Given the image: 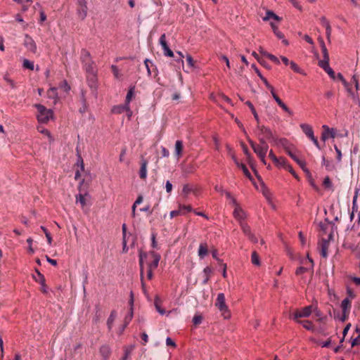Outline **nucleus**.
Listing matches in <instances>:
<instances>
[{
    "label": "nucleus",
    "mask_w": 360,
    "mask_h": 360,
    "mask_svg": "<svg viewBox=\"0 0 360 360\" xmlns=\"http://www.w3.org/2000/svg\"><path fill=\"white\" fill-rule=\"evenodd\" d=\"M166 345L173 347H176V343L169 337H167L166 339Z\"/></svg>",
    "instance_id": "nucleus-63"
},
{
    "label": "nucleus",
    "mask_w": 360,
    "mask_h": 360,
    "mask_svg": "<svg viewBox=\"0 0 360 360\" xmlns=\"http://www.w3.org/2000/svg\"><path fill=\"white\" fill-rule=\"evenodd\" d=\"M181 215L186 214L187 212H190L193 210L191 205H179L178 208Z\"/></svg>",
    "instance_id": "nucleus-32"
},
{
    "label": "nucleus",
    "mask_w": 360,
    "mask_h": 360,
    "mask_svg": "<svg viewBox=\"0 0 360 360\" xmlns=\"http://www.w3.org/2000/svg\"><path fill=\"white\" fill-rule=\"evenodd\" d=\"M307 271V268L303 267V266H300L296 269L295 274H296V275H301V274L305 273Z\"/></svg>",
    "instance_id": "nucleus-61"
},
{
    "label": "nucleus",
    "mask_w": 360,
    "mask_h": 360,
    "mask_svg": "<svg viewBox=\"0 0 360 360\" xmlns=\"http://www.w3.org/2000/svg\"><path fill=\"white\" fill-rule=\"evenodd\" d=\"M233 217L239 222V224L240 223L245 222V219L247 217V214L245 212V211L240 207L239 205L235 206L233 212Z\"/></svg>",
    "instance_id": "nucleus-10"
},
{
    "label": "nucleus",
    "mask_w": 360,
    "mask_h": 360,
    "mask_svg": "<svg viewBox=\"0 0 360 360\" xmlns=\"http://www.w3.org/2000/svg\"><path fill=\"white\" fill-rule=\"evenodd\" d=\"M80 59L82 63H88L93 60L89 51L86 49L82 50Z\"/></svg>",
    "instance_id": "nucleus-20"
},
{
    "label": "nucleus",
    "mask_w": 360,
    "mask_h": 360,
    "mask_svg": "<svg viewBox=\"0 0 360 360\" xmlns=\"http://www.w3.org/2000/svg\"><path fill=\"white\" fill-rule=\"evenodd\" d=\"M300 127L307 136H308L309 139L314 138V131L310 125L307 124H301Z\"/></svg>",
    "instance_id": "nucleus-18"
},
{
    "label": "nucleus",
    "mask_w": 360,
    "mask_h": 360,
    "mask_svg": "<svg viewBox=\"0 0 360 360\" xmlns=\"http://www.w3.org/2000/svg\"><path fill=\"white\" fill-rule=\"evenodd\" d=\"M255 133L258 136H264L266 139H273L274 138L273 133L269 128L266 127L264 125H259V124L255 129Z\"/></svg>",
    "instance_id": "nucleus-7"
},
{
    "label": "nucleus",
    "mask_w": 360,
    "mask_h": 360,
    "mask_svg": "<svg viewBox=\"0 0 360 360\" xmlns=\"http://www.w3.org/2000/svg\"><path fill=\"white\" fill-rule=\"evenodd\" d=\"M20 3L22 4V11H26L28 9V8L30 7V6L32 4V0H25V1L21 0V1Z\"/></svg>",
    "instance_id": "nucleus-42"
},
{
    "label": "nucleus",
    "mask_w": 360,
    "mask_h": 360,
    "mask_svg": "<svg viewBox=\"0 0 360 360\" xmlns=\"http://www.w3.org/2000/svg\"><path fill=\"white\" fill-rule=\"evenodd\" d=\"M192 191L191 187L189 185H184L182 188V193L186 197Z\"/></svg>",
    "instance_id": "nucleus-48"
},
{
    "label": "nucleus",
    "mask_w": 360,
    "mask_h": 360,
    "mask_svg": "<svg viewBox=\"0 0 360 360\" xmlns=\"http://www.w3.org/2000/svg\"><path fill=\"white\" fill-rule=\"evenodd\" d=\"M225 195L227 199H229L231 202V203L235 207L236 205H238V202L236 201V200L235 199V198H233L232 196V195L231 194V193H229V191H225Z\"/></svg>",
    "instance_id": "nucleus-41"
},
{
    "label": "nucleus",
    "mask_w": 360,
    "mask_h": 360,
    "mask_svg": "<svg viewBox=\"0 0 360 360\" xmlns=\"http://www.w3.org/2000/svg\"><path fill=\"white\" fill-rule=\"evenodd\" d=\"M160 300L159 297L156 296L155 297V302H154L155 309L160 314L164 315L165 314V310L160 307Z\"/></svg>",
    "instance_id": "nucleus-35"
},
{
    "label": "nucleus",
    "mask_w": 360,
    "mask_h": 360,
    "mask_svg": "<svg viewBox=\"0 0 360 360\" xmlns=\"http://www.w3.org/2000/svg\"><path fill=\"white\" fill-rule=\"evenodd\" d=\"M22 67L30 70H33L34 69V63L28 59L23 60Z\"/></svg>",
    "instance_id": "nucleus-38"
},
{
    "label": "nucleus",
    "mask_w": 360,
    "mask_h": 360,
    "mask_svg": "<svg viewBox=\"0 0 360 360\" xmlns=\"http://www.w3.org/2000/svg\"><path fill=\"white\" fill-rule=\"evenodd\" d=\"M267 58H269L271 61H273L276 64L280 63V60H278V58L273 54L269 53V55H267Z\"/></svg>",
    "instance_id": "nucleus-59"
},
{
    "label": "nucleus",
    "mask_w": 360,
    "mask_h": 360,
    "mask_svg": "<svg viewBox=\"0 0 360 360\" xmlns=\"http://www.w3.org/2000/svg\"><path fill=\"white\" fill-rule=\"evenodd\" d=\"M132 317H133V309H132V307H131L130 312H129V315H127L124 318V323H126V326H127L129 323V322L132 319Z\"/></svg>",
    "instance_id": "nucleus-49"
},
{
    "label": "nucleus",
    "mask_w": 360,
    "mask_h": 360,
    "mask_svg": "<svg viewBox=\"0 0 360 360\" xmlns=\"http://www.w3.org/2000/svg\"><path fill=\"white\" fill-rule=\"evenodd\" d=\"M271 19H274L275 20L280 21L281 20V18H280L278 15L275 14L273 11H268L266 13V16L263 18V20L264 21H266V20H269Z\"/></svg>",
    "instance_id": "nucleus-25"
},
{
    "label": "nucleus",
    "mask_w": 360,
    "mask_h": 360,
    "mask_svg": "<svg viewBox=\"0 0 360 360\" xmlns=\"http://www.w3.org/2000/svg\"><path fill=\"white\" fill-rule=\"evenodd\" d=\"M60 88L64 91V92H68L70 89V86L67 83L66 81H63L61 84L60 85Z\"/></svg>",
    "instance_id": "nucleus-47"
},
{
    "label": "nucleus",
    "mask_w": 360,
    "mask_h": 360,
    "mask_svg": "<svg viewBox=\"0 0 360 360\" xmlns=\"http://www.w3.org/2000/svg\"><path fill=\"white\" fill-rule=\"evenodd\" d=\"M183 150V143L181 141H176L175 143V154L179 158L181 155Z\"/></svg>",
    "instance_id": "nucleus-29"
},
{
    "label": "nucleus",
    "mask_w": 360,
    "mask_h": 360,
    "mask_svg": "<svg viewBox=\"0 0 360 360\" xmlns=\"http://www.w3.org/2000/svg\"><path fill=\"white\" fill-rule=\"evenodd\" d=\"M352 81L354 84L355 89L356 91L359 89V79L356 75H354L352 77Z\"/></svg>",
    "instance_id": "nucleus-53"
},
{
    "label": "nucleus",
    "mask_w": 360,
    "mask_h": 360,
    "mask_svg": "<svg viewBox=\"0 0 360 360\" xmlns=\"http://www.w3.org/2000/svg\"><path fill=\"white\" fill-rule=\"evenodd\" d=\"M215 306L220 311L224 319H227L231 317V313L226 304L225 295L224 293L221 292L217 295Z\"/></svg>",
    "instance_id": "nucleus-3"
},
{
    "label": "nucleus",
    "mask_w": 360,
    "mask_h": 360,
    "mask_svg": "<svg viewBox=\"0 0 360 360\" xmlns=\"http://www.w3.org/2000/svg\"><path fill=\"white\" fill-rule=\"evenodd\" d=\"M285 112H286L288 115H292V111L284 103L279 105Z\"/></svg>",
    "instance_id": "nucleus-56"
},
{
    "label": "nucleus",
    "mask_w": 360,
    "mask_h": 360,
    "mask_svg": "<svg viewBox=\"0 0 360 360\" xmlns=\"http://www.w3.org/2000/svg\"><path fill=\"white\" fill-rule=\"evenodd\" d=\"M313 309L314 307L312 305H309L295 311L292 314L290 315V318L292 319L295 321H300V319L301 318L309 317L312 313Z\"/></svg>",
    "instance_id": "nucleus-5"
},
{
    "label": "nucleus",
    "mask_w": 360,
    "mask_h": 360,
    "mask_svg": "<svg viewBox=\"0 0 360 360\" xmlns=\"http://www.w3.org/2000/svg\"><path fill=\"white\" fill-rule=\"evenodd\" d=\"M23 45L27 49V50L32 53H37V48L34 40L27 34L25 35Z\"/></svg>",
    "instance_id": "nucleus-8"
},
{
    "label": "nucleus",
    "mask_w": 360,
    "mask_h": 360,
    "mask_svg": "<svg viewBox=\"0 0 360 360\" xmlns=\"http://www.w3.org/2000/svg\"><path fill=\"white\" fill-rule=\"evenodd\" d=\"M285 169L288 170L297 179H299L297 174H296V172L294 171V169L290 165L288 164V165L285 167Z\"/></svg>",
    "instance_id": "nucleus-51"
},
{
    "label": "nucleus",
    "mask_w": 360,
    "mask_h": 360,
    "mask_svg": "<svg viewBox=\"0 0 360 360\" xmlns=\"http://www.w3.org/2000/svg\"><path fill=\"white\" fill-rule=\"evenodd\" d=\"M350 327H351V323L347 324L346 326L345 327L343 332H342L343 338L340 340V343H342L344 341L345 337L346 336L347 333H348Z\"/></svg>",
    "instance_id": "nucleus-55"
},
{
    "label": "nucleus",
    "mask_w": 360,
    "mask_h": 360,
    "mask_svg": "<svg viewBox=\"0 0 360 360\" xmlns=\"http://www.w3.org/2000/svg\"><path fill=\"white\" fill-rule=\"evenodd\" d=\"M160 44L162 46L164 50V54L169 57H172L174 56L173 51L169 48L167 43L166 41V35L165 34H162L160 38Z\"/></svg>",
    "instance_id": "nucleus-14"
},
{
    "label": "nucleus",
    "mask_w": 360,
    "mask_h": 360,
    "mask_svg": "<svg viewBox=\"0 0 360 360\" xmlns=\"http://www.w3.org/2000/svg\"><path fill=\"white\" fill-rule=\"evenodd\" d=\"M212 272V269L210 266H206L203 269V274L205 275V279L202 281L203 284H206L208 282V281L210 280V275H211Z\"/></svg>",
    "instance_id": "nucleus-30"
},
{
    "label": "nucleus",
    "mask_w": 360,
    "mask_h": 360,
    "mask_svg": "<svg viewBox=\"0 0 360 360\" xmlns=\"http://www.w3.org/2000/svg\"><path fill=\"white\" fill-rule=\"evenodd\" d=\"M202 317L200 315H195L193 318V322L195 325H199L201 323Z\"/></svg>",
    "instance_id": "nucleus-50"
},
{
    "label": "nucleus",
    "mask_w": 360,
    "mask_h": 360,
    "mask_svg": "<svg viewBox=\"0 0 360 360\" xmlns=\"http://www.w3.org/2000/svg\"><path fill=\"white\" fill-rule=\"evenodd\" d=\"M100 353L104 359L107 360L111 354V349L108 345H102L100 347Z\"/></svg>",
    "instance_id": "nucleus-19"
},
{
    "label": "nucleus",
    "mask_w": 360,
    "mask_h": 360,
    "mask_svg": "<svg viewBox=\"0 0 360 360\" xmlns=\"http://www.w3.org/2000/svg\"><path fill=\"white\" fill-rule=\"evenodd\" d=\"M86 196H89L87 193L84 195L79 193L76 195V202L79 203L82 208H84L86 205Z\"/></svg>",
    "instance_id": "nucleus-23"
},
{
    "label": "nucleus",
    "mask_w": 360,
    "mask_h": 360,
    "mask_svg": "<svg viewBox=\"0 0 360 360\" xmlns=\"http://www.w3.org/2000/svg\"><path fill=\"white\" fill-rule=\"evenodd\" d=\"M131 349L125 348L124 349V354L123 357L122 358V360H127L131 354Z\"/></svg>",
    "instance_id": "nucleus-58"
},
{
    "label": "nucleus",
    "mask_w": 360,
    "mask_h": 360,
    "mask_svg": "<svg viewBox=\"0 0 360 360\" xmlns=\"http://www.w3.org/2000/svg\"><path fill=\"white\" fill-rule=\"evenodd\" d=\"M37 110V118L40 123H47L53 117V111L41 104H35Z\"/></svg>",
    "instance_id": "nucleus-2"
},
{
    "label": "nucleus",
    "mask_w": 360,
    "mask_h": 360,
    "mask_svg": "<svg viewBox=\"0 0 360 360\" xmlns=\"http://www.w3.org/2000/svg\"><path fill=\"white\" fill-rule=\"evenodd\" d=\"M290 65L291 69L295 72L306 75V73L294 61H290Z\"/></svg>",
    "instance_id": "nucleus-37"
},
{
    "label": "nucleus",
    "mask_w": 360,
    "mask_h": 360,
    "mask_svg": "<svg viewBox=\"0 0 360 360\" xmlns=\"http://www.w3.org/2000/svg\"><path fill=\"white\" fill-rule=\"evenodd\" d=\"M37 129H38V131L39 133L44 134L46 135L47 136H49L51 139L50 132L47 129H46L43 127H38Z\"/></svg>",
    "instance_id": "nucleus-54"
},
{
    "label": "nucleus",
    "mask_w": 360,
    "mask_h": 360,
    "mask_svg": "<svg viewBox=\"0 0 360 360\" xmlns=\"http://www.w3.org/2000/svg\"><path fill=\"white\" fill-rule=\"evenodd\" d=\"M271 27L273 30V32L275 34V35L278 38V39H283L284 38V35L283 34L279 31L278 27L274 23V22H271Z\"/></svg>",
    "instance_id": "nucleus-34"
},
{
    "label": "nucleus",
    "mask_w": 360,
    "mask_h": 360,
    "mask_svg": "<svg viewBox=\"0 0 360 360\" xmlns=\"http://www.w3.org/2000/svg\"><path fill=\"white\" fill-rule=\"evenodd\" d=\"M240 226L243 233L249 238L251 242L254 243H257L258 242L257 238L251 232L250 227L245 222L240 223Z\"/></svg>",
    "instance_id": "nucleus-11"
},
{
    "label": "nucleus",
    "mask_w": 360,
    "mask_h": 360,
    "mask_svg": "<svg viewBox=\"0 0 360 360\" xmlns=\"http://www.w3.org/2000/svg\"><path fill=\"white\" fill-rule=\"evenodd\" d=\"M240 167V168L243 170V172L244 174H245L247 177H248V178H250V177H251V174H250V172L248 171V168L246 167V166H245L244 164L241 163V164L239 165V167Z\"/></svg>",
    "instance_id": "nucleus-45"
},
{
    "label": "nucleus",
    "mask_w": 360,
    "mask_h": 360,
    "mask_svg": "<svg viewBox=\"0 0 360 360\" xmlns=\"http://www.w3.org/2000/svg\"><path fill=\"white\" fill-rule=\"evenodd\" d=\"M297 165L302 168V169L307 174H309V169L306 167V162L304 160H300L297 161Z\"/></svg>",
    "instance_id": "nucleus-44"
},
{
    "label": "nucleus",
    "mask_w": 360,
    "mask_h": 360,
    "mask_svg": "<svg viewBox=\"0 0 360 360\" xmlns=\"http://www.w3.org/2000/svg\"><path fill=\"white\" fill-rule=\"evenodd\" d=\"M251 262L254 265L259 266L260 265V259L259 255L256 252H252L251 255Z\"/></svg>",
    "instance_id": "nucleus-39"
},
{
    "label": "nucleus",
    "mask_w": 360,
    "mask_h": 360,
    "mask_svg": "<svg viewBox=\"0 0 360 360\" xmlns=\"http://www.w3.org/2000/svg\"><path fill=\"white\" fill-rule=\"evenodd\" d=\"M117 317V314L115 311H111L108 320L107 326L109 330H111L113 326V323Z\"/></svg>",
    "instance_id": "nucleus-24"
},
{
    "label": "nucleus",
    "mask_w": 360,
    "mask_h": 360,
    "mask_svg": "<svg viewBox=\"0 0 360 360\" xmlns=\"http://www.w3.org/2000/svg\"><path fill=\"white\" fill-rule=\"evenodd\" d=\"M245 104L250 108V110H251V112H252L253 115H254V117L255 119L256 120L257 122V123H259V116L255 110V107L253 106L252 103L248 101L245 102Z\"/></svg>",
    "instance_id": "nucleus-33"
},
{
    "label": "nucleus",
    "mask_w": 360,
    "mask_h": 360,
    "mask_svg": "<svg viewBox=\"0 0 360 360\" xmlns=\"http://www.w3.org/2000/svg\"><path fill=\"white\" fill-rule=\"evenodd\" d=\"M186 61L190 68H194V60L190 55L186 56Z\"/></svg>",
    "instance_id": "nucleus-57"
},
{
    "label": "nucleus",
    "mask_w": 360,
    "mask_h": 360,
    "mask_svg": "<svg viewBox=\"0 0 360 360\" xmlns=\"http://www.w3.org/2000/svg\"><path fill=\"white\" fill-rule=\"evenodd\" d=\"M322 165L326 167V169L328 171L335 169V166L330 161L327 160L324 156L322 158Z\"/></svg>",
    "instance_id": "nucleus-27"
},
{
    "label": "nucleus",
    "mask_w": 360,
    "mask_h": 360,
    "mask_svg": "<svg viewBox=\"0 0 360 360\" xmlns=\"http://www.w3.org/2000/svg\"><path fill=\"white\" fill-rule=\"evenodd\" d=\"M342 312L349 313L351 309V301L348 298L344 299L341 302Z\"/></svg>",
    "instance_id": "nucleus-22"
},
{
    "label": "nucleus",
    "mask_w": 360,
    "mask_h": 360,
    "mask_svg": "<svg viewBox=\"0 0 360 360\" xmlns=\"http://www.w3.org/2000/svg\"><path fill=\"white\" fill-rule=\"evenodd\" d=\"M296 322L302 324L303 326V327L308 330L312 331L314 329V325H313L312 322L310 321L305 320V321H296Z\"/></svg>",
    "instance_id": "nucleus-28"
},
{
    "label": "nucleus",
    "mask_w": 360,
    "mask_h": 360,
    "mask_svg": "<svg viewBox=\"0 0 360 360\" xmlns=\"http://www.w3.org/2000/svg\"><path fill=\"white\" fill-rule=\"evenodd\" d=\"M111 70H112L114 77L116 79H120L122 77V74L120 72V70L116 65H112Z\"/></svg>",
    "instance_id": "nucleus-40"
},
{
    "label": "nucleus",
    "mask_w": 360,
    "mask_h": 360,
    "mask_svg": "<svg viewBox=\"0 0 360 360\" xmlns=\"http://www.w3.org/2000/svg\"><path fill=\"white\" fill-rule=\"evenodd\" d=\"M322 127H323V131L321 134V140L323 141H326L329 138H332V139L335 138V132L334 129L330 128L327 125H323Z\"/></svg>",
    "instance_id": "nucleus-13"
},
{
    "label": "nucleus",
    "mask_w": 360,
    "mask_h": 360,
    "mask_svg": "<svg viewBox=\"0 0 360 360\" xmlns=\"http://www.w3.org/2000/svg\"><path fill=\"white\" fill-rule=\"evenodd\" d=\"M275 144L278 146H281L283 148V149L285 150V152H288L290 149L292 148V145L289 143V141L284 138L281 139H273Z\"/></svg>",
    "instance_id": "nucleus-15"
},
{
    "label": "nucleus",
    "mask_w": 360,
    "mask_h": 360,
    "mask_svg": "<svg viewBox=\"0 0 360 360\" xmlns=\"http://www.w3.org/2000/svg\"><path fill=\"white\" fill-rule=\"evenodd\" d=\"M165 188L168 193H169L172 190V184L169 181H167L165 184Z\"/></svg>",
    "instance_id": "nucleus-64"
},
{
    "label": "nucleus",
    "mask_w": 360,
    "mask_h": 360,
    "mask_svg": "<svg viewBox=\"0 0 360 360\" xmlns=\"http://www.w3.org/2000/svg\"><path fill=\"white\" fill-rule=\"evenodd\" d=\"M248 142L254 150V152L257 154L258 158L260 159L261 162L264 165H266V155L268 151L269 146H260L258 143H256L251 139H248Z\"/></svg>",
    "instance_id": "nucleus-4"
},
{
    "label": "nucleus",
    "mask_w": 360,
    "mask_h": 360,
    "mask_svg": "<svg viewBox=\"0 0 360 360\" xmlns=\"http://www.w3.org/2000/svg\"><path fill=\"white\" fill-rule=\"evenodd\" d=\"M36 274L37 275L33 276L34 280L39 283L41 285V291L43 293H47L48 292V287L46 286L45 282V278L43 274H41L39 271L36 269Z\"/></svg>",
    "instance_id": "nucleus-12"
},
{
    "label": "nucleus",
    "mask_w": 360,
    "mask_h": 360,
    "mask_svg": "<svg viewBox=\"0 0 360 360\" xmlns=\"http://www.w3.org/2000/svg\"><path fill=\"white\" fill-rule=\"evenodd\" d=\"M41 229L44 232L48 243L49 245H51V242H52V238H51V233L44 226H41Z\"/></svg>",
    "instance_id": "nucleus-43"
},
{
    "label": "nucleus",
    "mask_w": 360,
    "mask_h": 360,
    "mask_svg": "<svg viewBox=\"0 0 360 360\" xmlns=\"http://www.w3.org/2000/svg\"><path fill=\"white\" fill-rule=\"evenodd\" d=\"M328 243L327 240H323L321 245V255L323 257H326L328 255Z\"/></svg>",
    "instance_id": "nucleus-26"
},
{
    "label": "nucleus",
    "mask_w": 360,
    "mask_h": 360,
    "mask_svg": "<svg viewBox=\"0 0 360 360\" xmlns=\"http://www.w3.org/2000/svg\"><path fill=\"white\" fill-rule=\"evenodd\" d=\"M77 15L81 20H84L87 15V6L86 0H78Z\"/></svg>",
    "instance_id": "nucleus-9"
},
{
    "label": "nucleus",
    "mask_w": 360,
    "mask_h": 360,
    "mask_svg": "<svg viewBox=\"0 0 360 360\" xmlns=\"http://www.w3.org/2000/svg\"><path fill=\"white\" fill-rule=\"evenodd\" d=\"M319 65L321 68L324 69L326 66L329 65V58L325 59L324 58H323V60L319 62Z\"/></svg>",
    "instance_id": "nucleus-46"
},
{
    "label": "nucleus",
    "mask_w": 360,
    "mask_h": 360,
    "mask_svg": "<svg viewBox=\"0 0 360 360\" xmlns=\"http://www.w3.org/2000/svg\"><path fill=\"white\" fill-rule=\"evenodd\" d=\"M275 165L278 167H283L285 168V167L288 165V163L286 162V160L284 158H277V161H274Z\"/></svg>",
    "instance_id": "nucleus-36"
},
{
    "label": "nucleus",
    "mask_w": 360,
    "mask_h": 360,
    "mask_svg": "<svg viewBox=\"0 0 360 360\" xmlns=\"http://www.w3.org/2000/svg\"><path fill=\"white\" fill-rule=\"evenodd\" d=\"M326 34L328 40H330L331 34V27L330 24L326 23Z\"/></svg>",
    "instance_id": "nucleus-60"
},
{
    "label": "nucleus",
    "mask_w": 360,
    "mask_h": 360,
    "mask_svg": "<svg viewBox=\"0 0 360 360\" xmlns=\"http://www.w3.org/2000/svg\"><path fill=\"white\" fill-rule=\"evenodd\" d=\"M148 256L153 259V260L148 264V269L152 270L155 269L158 266L161 258L160 255L154 251H150L148 254L142 251L139 252L140 276L143 292H146V284L143 281V261Z\"/></svg>",
    "instance_id": "nucleus-1"
},
{
    "label": "nucleus",
    "mask_w": 360,
    "mask_h": 360,
    "mask_svg": "<svg viewBox=\"0 0 360 360\" xmlns=\"http://www.w3.org/2000/svg\"><path fill=\"white\" fill-rule=\"evenodd\" d=\"M208 254V246L207 243H201L199 245L198 255L200 259H203Z\"/></svg>",
    "instance_id": "nucleus-17"
},
{
    "label": "nucleus",
    "mask_w": 360,
    "mask_h": 360,
    "mask_svg": "<svg viewBox=\"0 0 360 360\" xmlns=\"http://www.w3.org/2000/svg\"><path fill=\"white\" fill-rule=\"evenodd\" d=\"M124 111L131 113L129 105L124 103L123 105H115L112 108V112L115 114H121Z\"/></svg>",
    "instance_id": "nucleus-16"
},
{
    "label": "nucleus",
    "mask_w": 360,
    "mask_h": 360,
    "mask_svg": "<svg viewBox=\"0 0 360 360\" xmlns=\"http://www.w3.org/2000/svg\"><path fill=\"white\" fill-rule=\"evenodd\" d=\"M82 64L83 68L89 75V77H91L90 81L92 83V85L94 84L96 82V71L95 70L94 62L92 60Z\"/></svg>",
    "instance_id": "nucleus-6"
},
{
    "label": "nucleus",
    "mask_w": 360,
    "mask_h": 360,
    "mask_svg": "<svg viewBox=\"0 0 360 360\" xmlns=\"http://www.w3.org/2000/svg\"><path fill=\"white\" fill-rule=\"evenodd\" d=\"M288 155L296 162L299 161L300 159L292 151V148L290 149L288 152H286Z\"/></svg>",
    "instance_id": "nucleus-52"
},
{
    "label": "nucleus",
    "mask_w": 360,
    "mask_h": 360,
    "mask_svg": "<svg viewBox=\"0 0 360 360\" xmlns=\"http://www.w3.org/2000/svg\"><path fill=\"white\" fill-rule=\"evenodd\" d=\"M147 165L148 162L145 160H143L141 162L140 171H139V176L140 178L142 179H145L147 176Z\"/></svg>",
    "instance_id": "nucleus-21"
},
{
    "label": "nucleus",
    "mask_w": 360,
    "mask_h": 360,
    "mask_svg": "<svg viewBox=\"0 0 360 360\" xmlns=\"http://www.w3.org/2000/svg\"><path fill=\"white\" fill-rule=\"evenodd\" d=\"M135 86H131L127 92L125 99V103L129 105L132 98L134 96Z\"/></svg>",
    "instance_id": "nucleus-31"
},
{
    "label": "nucleus",
    "mask_w": 360,
    "mask_h": 360,
    "mask_svg": "<svg viewBox=\"0 0 360 360\" xmlns=\"http://www.w3.org/2000/svg\"><path fill=\"white\" fill-rule=\"evenodd\" d=\"M335 150L337 153V160L338 162H340L342 160V153L341 150L338 148L336 145L334 146Z\"/></svg>",
    "instance_id": "nucleus-62"
}]
</instances>
